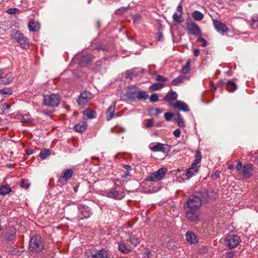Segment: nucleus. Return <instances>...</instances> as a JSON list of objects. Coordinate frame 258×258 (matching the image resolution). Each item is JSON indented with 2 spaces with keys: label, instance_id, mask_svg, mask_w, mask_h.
Here are the masks:
<instances>
[{
  "label": "nucleus",
  "instance_id": "c756f323",
  "mask_svg": "<svg viewBox=\"0 0 258 258\" xmlns=\"http://www.w3.org/2000/svg\"><path fill=\"white\" fill-rule=\"evenodd\" d=\"M130 240L132 245L136 246L140 242V239L139 236L134 235L133 233L130 235Z\"/></svg>",
  "mask_w": 258,
  "mask_h": 258
},
{
  "label": "nucleus",
  "instance_id": "0e129e2a",
  "mask_svg": "<svg viewBox=\"0 0 258 258\" xmlns=\"http://www.w3.org/2000/svg\"><path fill=\"white\" fill-rule=\"evenodd\" d=\"M34 151L32 149L27 150L26 151V154L28 155H32L34 153Z\"/></svg>",
  "mask_w": 258,
  "mask_h": 258
},
{
  "label": "nucleus",
  "instance_id": "6e6552de",
  "mask_svg": "<svg viewBox=\"0 0 258 258\" xmlns=\"http://www.w3.org/2000/svg\"><path fill=\"white\" fill-rule=\"evenodd\" d=\"M166 171L167 170L166 168H160L156 172L152 173L150 175L147 176L146 180L147 181H157L160 180L165 176Z\"/></svg>",
  "mask_w": 258,
  "mask_h": 258
},
{
  "label": "nucleus",
  "instance_id": "cd10ccee",
  "mask_svg": "<svg viewBox=\"0 0 258 258\" xmlns=\"http://www.w3.org/2000/svg\"><path fill=\"white\" fill-rule=\"evenodd\" d=\"M118 250L123 253H128L131 249L128 247L124 242H119L118 244Z\"/></svg>",
  "mask_w": 258,
  "mask_h": 258
},
{
  "label": "nucleus",
  "instance_id": "f03ea898",
  "mask_svg": "<svg viewBox=\"0 0 258 258\" xmlns=\"http://www.w3.org/2000/svg\"><path fill=\"white\" fill-rule=\"evenodd\" d=\"M60 102V97L58 94H51L43 96V103L44 105L55 107L58 105Z\"/></svg>",
  "mask_w": 258,
  "mask_h": 258
},
{
  "label": "nucleus",
  "instance_id": "473e14b6",
  "mask_svg": "<svg viewBox=\"0 0 258 258\" xmlns=\"http://www.w3.org/2000/svg\"><path fill=\"white\" fill-rule=\"evenodd\" d=\"M12 191L8 185L2 186L0 187V196H5Z\"/></svg>",
  "mask_w": 258,
  "mask_h": 258
},
{
  "label": "nucleus",
  "instance_id": "423d86ee",
  "mask_svg": "<svg viewBox=\"0 0 258 258\" xmlns=\"http://www.w3.org/2000/svg\"><path fill=\"white\" fill-rule=\"evenodd\" d=\"M107 197L112 198L115 200H121L125 196L124 192L118 186H115L114 188L110 189L107 193Z\"/></svg>",
  "mask_w": 258,
  "mask_h": 258
},
{
  "label": "nucleus",
  "instance_id": "f3484780",
  "mask_svg": "<svg viewBox=\"0 0 258 258\" xmlns=\"http://www.w3.org/2000/svg\"><path fill=\"white\" fill-rule=\"evenodd\" d=\"M1 73H2L0 78L1 79V83L4 85H7L12 82L13 80V75L11 73H6L4 70H0Z\"/></svg>",
  "mask_w": 258,
  "mask_h": 258
},
{
  "label": "nucleus",
  "instance_id": "7c9ffc66",
  "mask_svg": "<svg viewBox=\"0 0 258 258\" xmlns=\"http://www.w3.org/2000/svg\"><path fill=\"white\" fill-rule=\"evenodd\" d=\"M93 59V56L91 54H86L82 57L80 59V63L82 65H86L90 61H91Z\"/></svg>",
  "mask_w": 258,
  "mask_h": 258
},
{
  "label": "nucleus",
  "instance_id": "2f4dec72",
  "mask_svg": "<svg viewBox=\"0 0 258 258\" xmlns=\"http://www.w3.org/2000/svg\"><path fill=\"white\" fill-rule=\"evenodd\" d=\"M201 159L202 157L201 152L199 150H197L195 155V159L194 161V162L192 163L191 165L195 167H198L197 165L201 162Z\"/></svg>",
  "mask_w": 258,
  "mask_h": 258
},
{
  "label": "nucleus",
  "instance_id": "5fc2aeb1",
  "mask_svg": "<svg viewBox=\"0 0 258 258\" xmlns=\"http://www.w3.org/2000/svg\"><path fill=\"white\" fill-rule=\"evenodd\" d=\"M173 134L175 137L178 138L180 137V134H181L180 130L179 129L177 128L173 132Z\"/></svg>",
  "mask_w": 258,
  "mask_h": 258
},
{
  "label": "nucleus",
  "instance_id": "f704fd0d",
  "mask_svg": "<svg viewBox=\"0 0 258 258\" xmlns=\"http://www.w3.org/2000/svg\"><path fill=\"white\" fill-rule=\"evenodd\" d=\"M164 86L165 85L162 83H155L149 87V89L151 91H155L162 89Z\"/></svg>",
  "mask_w": 258,
  "mask_h": 258
},
{
  "label": "nucleus",
  "instance_id": "ddd939ff",
  "mask_svg": "<svg viewBox=\"0 0 258 258\" xmlns=\"http://www.w3.org/2000/svg\"><path fill=\"white\" fill-rule=\"evenodd\" d=\"M78 208L80 210V214L78 216L75 217L76 219L80 220L90 217L91 212L89 207L80 205L78 207Z\"/></svg>",
  "mask_w": 258,
  "mask_h": 258
},
{
  "label": "nucleus",
  "instance_id": "20e7f679",
  "mask_svg": "<svg viewBox=\"0 0 258 258\" xmlns=\"http://www.w3.org/2000/svg\"><path fill=\"white\" fill-rule=\"evenodd\" d=\"M202 201L200 198L195 196H191L184 204L185 209L197 210L200 208Z\"/></svg>",
  "mask_w": 258,
  "mask_h": 258
},
{
  "label": "nucleus",
  "instance_id": "c85d7f7f",
  "mask_svg": "<svg viewBox=\"0 0 258 258\" xmlns=\"http://www.w3.org/2000/svg\"><path fill=\"white\" fill-rule=\"evenodd\" d=\"M186 79V77L180 75L177 78L173 79L171 82V85L178 86L183 82V81Z\"/></svg>",
  "mask_w": 258,
  "mask_h": 258
},
{
  "label": "nucleus",
  "instance_id": "4be33fe9",
  "mask_svg": "<svg viewBox=\"0 0 258 258\" xmlns=\"http://www.w3.org/2000/svg\"><path fill=\"white\" fill-rule=\"evenodd\" d=\"M185 237L186 240L191 244H194L198 242V237L191 231H187L186 232Z\"/></svg>",
  "mask_w": 258,
  "mask_h": 258
},
{
  "label": "nucleus",
  "instance_id": "0eeeda50",
  "mask_svg": "<svg viewBox=\"0 0 258 258\" xmlns=\"http://www.w3.org/2000/svg\"><path fill=\"white\" fill-rule=\"evenodd\" d=\"M93 98V95L89 91L81 93L77 99V102L80 106L83 108Z\"/></svg>",
  "mask_w": 258,
  "mask_h": 258
},
{
  "label": "nucleus",
  "instance_id": "49530a36",
  "mask_svg": "<svg viewBox=\"0 0 258 258\" xmlns=\"http://www.w3.org/2000/svg\"><path fill=\"white\" fill-rule=\"evenodd\" d=\"M150 101L151 102H157L159 99V97L158 94H153L151 95L150 97Z\"/></svg>",
  "mask_w": 258,
  "mask_h": 258
},
{
  "label": "nucleus",
  "instance_id": "4c0bfd02",
  "mask_svg": "<svg viewBox=\"0 0 258 258\" xmlns=\"http://www.w3.org/2000/svg\"><path fill=\"white\" fill-rule=\"evenodd\" d=\"M237 88L236 84L232 81H229L227 82V89L229 92H233Z\"/></svg>",
  "mask_w": 258,
  "mask_h": 258
},
{
  "label": "nucleus",
  "instance_id": "338daca9",
  "mask_svg": "<svg viewBox=\"0 0 258 258\" xmlns=\"http://www.w3.org/2000/svg\"><path fill=\"white\" fill-rule=\"evenodd\" d=\"M31 121V119L29 118H25L24 117H23V118L22 119V121L23 122H30Z\"/></svg>",
  "mask_w": 258,
  "mask_h": 258
},
{
  "label": "nucleus",
  "instance_id": "6ab92c4d",
  "mask_svg": "<svg viewBox=\"0 0 258 258\" xmlns=\"http://www.w3.org/2000/svg\"><path fill=\"white\" fill-rule=\"evenodd\" d=\"M116 108V102H113L106 112V120H110L114 116Z\"/></svg>",
  "mask_w": 258,
  "mask_h": 258
},
{
  "label": "nucleus",
  "instance_id": "a211bd4d",
  "mask_svg": "<svg viewBox=\"0 0 258 258\" xmlns=\"http://www.w3.org/2000/svg\"><path fill=\"white\" fill-rule=\"evenodd\" d=\"M140 90L135 86L130 87L127 89V97L129 99H136Z\"/></svg>",
  "mask_w": 258,
  "mask_h": 258
},
{
  "label": "nucleus",
  "instance_id": "864d4df0",
  "mask_svg": "<svg viewBox=\"0 0 258 258\" xmlns=\"http://www.w3.org/2000/svg\"><path fill=\"white\" fill-rule=\"evenodd\" d=\"M153 123L152 120L148 119L146 120L145 126L147 128L151 127L153 126Z\"/></svg>",
  "mask_w": 258,
  "mask_h": 258
},
{
  "label": "nucleus",
  "instance_id": "39448f33",
  "mask_svg": "<svg viewBox=\"0 0 258 258\" xmlns=\"http://www.w3.org/2000/svg\"><path fill=\"white\" fill-rule=\"evenodd\" d=\"M12 38L17 41L23 48H26L29 46L28 41L23 34L20 33L15 30L12 31L11 34Z\"/></svg>",
  "mask_w": 258,
  "mask_h": 258
},
{
  "label": "nucleus",
  "instance_id": "393cba45",
  "mask_svg": "<svg viewBox=\"0 0 258 258\" xmlns=\"http://www.w3.org/2000/svg\"><path fill=\"white\" fill-rule=\"evenodd\" d=\"M251 27L253 29H256L258 28V14H254L252 15L250 18L249 22Z\"/></svg>",
  "mask_w": 258,
  "mask_h": 258
},
{
  "label": "nucleus",
  "instance_id": "5701e85b",
  "mask_svg": "<svg viewBox=\"0 0 258 258\" xmlns=\"http://www.w3.org/2000/svg\"><path fill=\"white\" fill-rule=\"evenodd\" d=\"M28 27L29 30L32 32L38 31L40 28V24L34 20H30L29 21Z\"/></svg>",
  "mask_w": 258,
  "mask_h": 258
},
{
  "label": "nucleus",
  "instance_id": "4d7b16f0",
  "mask_svg": "<svg viewBox=\"0 0 258 258\" xmlns=\"http://www.w3.org/2000/svg\"><path fill=\"white\" fill-rule=\"evenodd\" d=\"M141 19V16L139 15L136 14L133 16V20L135 23H138Z\"/></svg>",
  "mask_w": 258,
  "mask_h": 258
},
{
  "label": "nucleus",
  "instance_id": "b1692460",
  "mask_svg": "<svg viewBox=\"0 0 258 258\" xmlns=\"http://www.w3.org/2000/svg\"><path fill=\"white\" fill-rule=\"evenodd\" d=\"M6 237L9 240L13 241L16 238V230L13 227L8 229L6 234Z\"/></svg>",
  "mask_w": 258,
  "mask_h": 258
},
{
  "label": "nucleus",
  "instance_id": "e2e57ef3",
  "mask_svg": "<svg viewBox=\"0 0 258 258\" xmlns=\"http://www.w3.org/2000/svg\"><path fill=\"white\" fill-rule=\"evenodd\" d=\"M154 114L156 115H158L162 112V110L159 108H156L154 109Z\"/></svg>",
  "mask_w": 258,
  "mask_h": 258
},
{
  "label": "nucleus",
  "instance_id": "680f3d73",
  "mask_svg": "<svg viewBox=\"0 0 258 258\" xmlns=\"http://www.w3.org/2000/svg\"><path fill=\"white\" fill-rule=\"evenodd\" d=\"M177 11L180 13V14H182V7L181 4H179L177 8Z\"/></svg>",
  "mask_w": 258,
  "mask_h": 258
},
{
  "label": "nucleus",
  "instance_id": "052dcab7",
  "mask_svg": "<svg viewBox=\"0 0 258 258\" xmlns=\"http://www.w3.org/2000/svg\"><path fill=\"white\" fill-rule=\"evenodd\" d=\"M122 167L127 169V171H130V170H132V167L130 165H124V164H123L122 165Z\"/></svg>",
  "mask_w": 258,
  "mask_h": 258
},
{
  "label": "nucleus",
  "instance_id": "603ef678",
  "mask_svg": "<svg viewBox=\"0 0 258 258\" xmlns=\"http://www.w3.org/2000/svg\"><path fill=\"white\" fill-rule=\"evenodd\" d=\"M21 186L25 189H27L29 186V184L26 183L24 179H22L21 182Z\"/></svg>",
  "mask_w": 258,
  "mask_h": 258
},
{
  "label": "nucleus",
  "instance_id": "72a5a7b5",
  "mask_svg": "<svg viewBox=\"0 0 258 258\" xmlns=\"http://www.w3.org/2000/svg\"><path fill=\"white\" fill-rule=\"evenodd\" d=\"M83 114L87 118L89 119L95 118L96 117V113L94 110L86 109L84 111Z\"/></svg>",
  "mask_w": 258,
  "mask_h": 258
},
{
  "label": "nucleus",
  "instance_id": "774afa93",
  "mask_svg": "<svg viewBox=\"0 0 258 258\" xmlns=\"http://www.w3.org/2000/svg\"><path fill=\"white\" fill-rule=\"evenodd\" d=\"M253 162H254V163H255L256 164L258 165V156L254 157V159L253 160Z\"/></svg>",
  "mask_w": 258,
  "mask_h": 258
},
{
  "label": "nucleus",
  "instance_id": "69168bd1",
  "mask_svg": "<svg viewBox=\"0 0 258 258\" xmlns=\"http://www.w3.org/2000/svg\"><path fill=\"white\" fill-rule=\"evenodd\" d=\"M200 54V50L198 49H195L194 51V54L195 56H198Z\"/></svg>",
  "mask_w": 258,
  "mask_h": 258
},
{
  "label": "nucleus",
  "instance_id": "7ed1b4c3",
  "mask_svg": "<svg viewBox=\"0 0 258 258\" xmlns=\"http://www.w3.org/2000/svg\"><path fill=\"white\" fill-rule=\"evenodd\" d=\"M86 258H108L107 252L104 249L96 250L91 248L86 250L85 252Z\"/></svg>",
  "mask_w": 258,
  "mask_h": 258
},
{
  "label": "nucleus",
  "instance_id": "c03bdc74",
  "mask_svg": "<svg viewBox=\"0 0 258 258\" xmlns=\"http://www.w3.org/2000/svg\"><path fill=\"white\" fill-rule=\"evenodd\" d=\"M126 75L127 78L132 79L133 77L137 76V73L135 69L128 70L126 72Z\"/></svg>",
  "mask_w": 258,
  "mask_h": 258
},
{
  "label": "nucleus",
  "instance_id": "aec40b11",
  "mask_svg": "<svg viewBox=\"0 0 258 258\" xmlns=\"http://www.w3.org/2000/svg\"><path fill=\"white\" fill-rule=\"evenodd\" d=\"M73 174V171L72 169H68L66 170L60 176L59 181L61 182L63 180L64 182H66L67 180L71 178Z\"/></svg>",
  "mask_w": 258,
  "mask_h": 258
},
{
  "label": "nucleus",
  "instance_id": "de8ad7c7",
  "mask_svg": "<svg viewBox=\"0 0 258 258\" xmlns=\"http://www.w3.org/2000/svg\"><path fill=\"white\" fill-rule=\"evenodd\" d=\"M19 11L17 8H10L7 10V12L11 15L15 14Z\"/></svg>",
  "mask_w": 258,
  "mask_h": 258
},
{
  "label": "nucleus",
  "instance_id": "79ce46f5",
  "mask_svg": "<svg viewBox=\"0 0 258 258\" xmlns=\"http://www.w3.org/2000/svg\"><path fill=\"white\" fill-rule=\"evenodd\" d=\"M190 69V61L188 60L185 63V66L182 67L181 72L183 74H186L189 72Z\"/></svg>",
  "mask_w": 258,
  "mask_h": 258
},
{
  "label": "nucleus",
  "instance_id": "412c9836",
  "mask_svg": "<svg viewBox=\"0 0 258 258\" xmlns=\"http://www.w3.org/2000/svg\"><path fill=\"white\" fill-rule=\"evenodd\" d=\"M198 171V167L191 165V167L187 169L183 173V175H185L187 178L191 177L195 175Z\"/></svg>",
  "mask_w": 258,
  "mask_h": 258
},
{
  "label": "nucleus",
  "instance_id": "13d9d810",
  "mask_svg": "<svg viewBox=\"0 0 258 258\" xmlns=\"http://www.w3.org/2000/svg\"><path fill=\"white\" fill-rule=\"evenodd\" d=\"M157 39L160 41H162L163 40V35L162 33L158 32L157 33Z\"/></svg>",
  "mask_w": 258,
  "mask_h": 258
},
{
  "label": "nucleus",
  "instance_id": "3c124183",
  "mask_svg": "<svg viewBox=\"0 0 258 258\" xmlns=\"http://www.w3.org/2000/svg\"><path fill=\"white\" fill-rule=\"evenodd\" d=\"M197 41L203 42V43L202 44V47H205L207 45V42L206 40L201 37H200L198 38Z\"/></svg>",
  "mask_w": 258,
  "mask_h": 258
},
{
  "label": "nucleus",
  "instance_id": "1a4fd4ad",
  "mask_svg": "<svg viewBox=\"0 0 258 258\" xmlns=\"http://www.w3.org/2000/svg\"><path fill=\"white\" fill-rule=\"evenodd\" d=\"M240 237L236 235H230L227 236L225 239L226 245L229 248H233L238 245L240 243Z\"/></svg>",
  "mask_w": 258,
  "mask_h": 258
},
{
  "label": "nucleus",
  "instance_id": "dca6fc26",
  "mask_svg": "<svg viewBox=\"0 0 258 258\" xmlns=\"http://www.w3.org/2000/svg\"><path fill=\"white\" fill-rule=\"evenodd\" d=\"M253 170V168L252 165L251 164H247L243 166L241 171L239 172V174L244 178H248L251 176Z\"/></svg>",
  "mask_w": 258,
  "mask_h": 258
},
{
  "label": "nucleus",
  "instance_id": "bf43d9fd",
  "mask_svg": "<svg viewBox=\"0 0 258 258\" xmlns=\"http://www.w3.org/2000/svg\"><path fill=\"white\" fill-rule=\"evenodd\" d=\"M127 10V8L126 7H122V8H121L120 9H119L118 10H117V13H123L124 12H125Z\"/></svg>",
  "mask_w": 258,
  "mask_h": 258
},
{
  "label": "nucleus",
  "instance_id": "8fccbe9b",
  "mask_svg": "<svg viewBox=\"0 0 258 258\" xmlns=\"http://www.w3.org/2000/svg\"><path fill=\"white\" fill-rule=\"evenodd\" d=\"M173 113H170V112H167V113H165L164 117H165L166 120L170 121L171 119V118L173 116Z\"/></svg>",
  "mask_w": 258,
  "mask_h": 258
},
{
  "label": "nucleus",
  "instance_id": "bb28decb",
  "mask_svg": "<svg viewBox=\"0 0 258 258\" xmlns=\"http://www.w3.org/2000/svg\"><path fill=\"white\" fill-rule=\"evenodd\" d=\"M177 98V94L175 92H169L164 97L163 100L165 101L172 102L171 101L176 100Z\"/></svg>",
  "mask_w": 258,
  "mask_h": 258
},
{
  "label": "nucleus",
  "instance_id": "f257e3e1",
  "mask_svg": "<svg viewBox=\"0 0 258 258\" xmlns=\"http://www.w3.org/2000/svg\"><path fill=\"white\" fill-rule=\"evenodd\" d=\"M44 243L41 237L35 235L31 238L29 241V249L33 253L40 252L44 248Z\"/></svg>",
  "mask_w": 258,
  "mask_h": 258
},
{
  "label": "nucleus",
  "instance_id": "2eb2a0df",
  "mask_svg": "<svg viewBox=\"0 0 258 258\" xmlns=\"http://www.w3.org/2000/svg\"><path fill=\"white\" fill-rule=\"evenodd\" d=\"M169 106L173 107L174 108L178 109V110L184 112H186L189 111L188 105L184 102L180 100H176L174 103L170 102Z\"/></svg>",
  "mask_w": 258,
  "mask_h": 258
},
{
  "label": "nucleus",
  "instance_id": "09e8293b",
  "mask_svg": "<svg viewBox=\"0 0 258 258\" xmlns=\"http://www.w3.org/2000/svg\"><path fill=\"white\" fill-rule=\"evenodd\" d=\"M156 80L157 82H166L168 80V79L167 78L164 77L161 75H157V77L156 78Z\"/></svg>",
  "mask_w": 258,
  "mask_h": 258
},
{
  "label": "nucleus",
  "instance_id": "4468645a",
  "mask_svg": "<svg viewBox=\"0 0 258 258\" xmlns=\"http://www.w3.org/2000/svg\"><path fill=\"white\" fill-rule=\"evenodd\" d=\"M150 149L153 152H168L170 150L169 146L167 144L158 143L155 145H150Z\"/></svg>",
  "mask_w": 258,
  "mask_h": 258
},
{
  "label": "nucleus",
  "instance_id": "9b49d317",
  "mask_svg": "<svg viewBox=\"0 0 258 258\" xmlns=\"http://www.w3.org/2000/svg\"><path fill=\"white\" fill-rule=\"evenodd\" d=\"M186 29L188 34L200 36L202 34L200 27L194 22H188L186 24Z\"/></svg>",
  "mask_w": 258,
  "mask_h": 258
},
{
  "label": "nucleus",
  "instance_id": "c9c22d12",
  "mask_svg": "<svg viewBox=\"0 0 258 258\" xmlns=\"http://www.w3.org/2000/svg\"><path fill=\"white\" fill-rule=\"evenodd\" d=\"M192 17L196 21H201L204 18V15L199 11H195L192 14Z\"/></svg>",
  "mask_w": 258,
  "mask_h": 258
},
{
  "label": "nucleus",
  "instance_id": "6e6d98bb",
  "mask_svg": "<svg viewBox=\"0 0 258 258\" xmlns=\"http://www.w3.org/2000/svg\"><path fill=\"white\" fill-rule=\"evenodd\" d=\"M242 168V162L241 161H239L235 166V169L237 171H239V173L241 171Z\"/></svg>",
  "mask_w": 258,
  "mask_h": 258
},
{
  "label": "nucleus",
  "instance_id": "f8f14e48",
  "mask_svg": "<svg viewBox=\"0 0 258 258\" xmlns=\"http://www.w3.org/2000/svg\"><path fill=\"white\" fill-rule=\"evenodd\" d=\"M185 209V215L187 220L191 222H198L200 221L199 210L189 209Z\"/></svg>",
  "mask_w": 258,
  "mask_h": 258
},
{
  "label": "nucleus",
  "instance_id": "a18cd8bd",
  "mask_svg": "<svg viewBox=\"0 0 258 258\" xmlns=\"http://www.w3.org/2000/svg\"><path fill=\"white\" fill-rule=\"evenodd\" d=\"M0 94L11 95L12 94V91L11 88H4L0 90Z\"/></svg>",
  "mask_w": 258,
  "mask_h": 258
},
{
  "label": "nucleus",
  "instance_id": "37998d69",
  "mask_svg": "<svg viewBox=\"0 0 258 258\" xmlns=\"http://www.w3.org/2000/svg\"><path fill=\"white\" fill-rule=\"evenodd\" d=\"M50 154V152L48 149H45L41 151L39 154V156L42 159H45Z\"/></svg>",
  "mask_w": 258,
  "mask_h": 258
},
{
  "label": "nucleus",
  "instance_id": "a19ab883",
  "mask_svg": "<svg viewBox=\"0 0 258 258\" xmlns=\"http://www.w3.org/2000/svg\"><path fill=\"white\" fill-rule=\"evenodd\" d=\"M131 174L129 171L125 172L123 175H122L120 178V180L122 182H127L131 179Z\"/></svg>",
  "mask_w": 258,
  "mask_h": 258
},
{
  "label": "nucleus",
  "instance_id": "9d476101",
  "mask_svg": "<svg viewBox=\"0 0 258 258\" xmlns=\"http://www.w3.org/2000/svg\"><path fill=\"white\" fill-rule=\"evenodd\" d=\"M212 21L215 29L218 33L224 35L229 31V28L225 23L215 19H213Z\"/></svg>",
  "mask_w": 258,
  "mask_h": 258
},
{
  "label": "nucleus",
  "instance_id": "e433bc0d",
  "mask_svg": "<svg viewBox=\"0 0 258 258\" xmlns=\"http://www.w3.org/2000/svg\"><path fill=\"white\" fill-rule=\"evenodd\" d=\"M137 97L136 99L146 100L148 98L149 95L145 91L140 90L138 95L137 96Z\"/></svg>",
  "mask_w": 258,
  "mask_h": 258
},
{
  "label": "nucleus",
  "instance_id": "ea45409f",
  "mask_svg": "<svg viewBox=\"0 0 258 258\" xmlns=\"http://www.w3.org/2000/svg\"><path fill=\"white\" fill-rule=\"evenodd\" d=\"M172 18L174 22L181 23L183 22V17L182 16V14H178L176 13H174L172 16Z\"/></svg>",
  "mask_w": 258,
  "mask_h": 258
},
{
  "label": "nucleus",
  "instance_id": "58836bf2",
  "mask_svg": "<svg viewBox=\"0 0 258 258\" xmlns=\"http://www.w3.org/2000/svg\"><path fill=\"white\" fill-rule=\"evenodd\" d=\"M175 120L177 122L178 125L180 127H183L185 126L184 121L183 118L181 117V116L180 113H178L177 114Z\"/></svg>",
  "mask_w": 258,
  "mask_h": 258
},
{
  "label": "nucleus",
  "instance_id": "a878e982",
  "mask_svg": "<svg viewBox=\"0 0 258 258\" xmlns=\"http://www.w3.org/2000/svg\"><path fill=\"white\" fill-rule=\"evenodd\" d=\"M87 123L85 121L83 120L74 126V129L78 133H82L87 128Z\"/></svg>",
  "mask_w": 258,
  "mask_h": 258
}]
</instances>
